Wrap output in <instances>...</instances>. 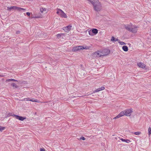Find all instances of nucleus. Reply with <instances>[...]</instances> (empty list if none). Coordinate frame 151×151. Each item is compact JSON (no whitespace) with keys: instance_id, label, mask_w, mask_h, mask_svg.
Segmentation results:
<instances>
[{"instance_id":"nucleus-1","label":"nucleus","mask_w":151,"mask_h":151,"mask_svg":"<svg viewBox=\"0 0 151 151\" xmlns=\"http://www.w3.org/2000/svg\"><path fill=\"white\" fill-rule=\"evenodd\" d=\"M125 27L126 29L133 33H136L137 32V27L135 25H132L130 24L126 25Z\"/></svg>"},{"instance_id":"nucleus-2","label":"nucleus","mask_w":151,"mask_h":151,"mask_svg":"<svg viewBox=\"0 0 151 151\" xmlns=\"http://www.w3.org/2000/svg\"><path fill=\"white\" fill-rule=\"evenodd\" d=\"M93 5V6L94 9L97 11H99L101 10V4L99 1L94 4Z\"/></svg>"},{"instance_id":"nucleus-3","label":"nucleus","mask_w":151,"mask_h":151,"mask_svg":"<svg viewBox=\"0 0 151 151\" xmlns=\"http://www.w3.org/2000/svg\"><path fill=\"white\" fill-rule=\"evenodd\" d=\"M57 11L56 13L60 15L61 17L66 18H67V16L66 14L61 9L58 8L57 9Z\"/></svg>"},{"instance_id":"nucleus-4","label":"nucleus","mask_w":151,"mask_h":151,"mask_svg":"<svg viewBox=\"0 0 151 151\" xmlns=\"http://www.w3.org/2000/svg\"><path fill=\"white\" fill-rule=\"evenodd\" d=\"M7 9L9 11H10L11 10H17L19 11H20L22 10L24 11L25 10V9L20 7H19L16 6H11L10 7H8Z\"/></svg>"},{"instance_id":"nucleus-5","label":"nucleus","mask_w":151,"mask_h":151,"mask_svg":"<svg viewBox=\"0 0 151 151\" xmlns=\"http://www.w3.org/2000/svg\"><path fill=\"white\" fill-rule=\"evenodd\" d=\"M132 111V109L131 108L130 109H126L122 112L123 113L124 116H130Z\"/></svg>"},{"instance_id":"nucleus-6","label":"nucleus","mask_w":151,"mask_h":151,"mask_svg":"<svg viewBox=\"0 0 151 151\" xmlns=\"http://www.w3.org/2000/svg\"><path fill=\"white\" fill-rule=\"evenodd\" d=\"M110 50L108 49H104L101 51V54L102 56H105L109 54Z\"/></svg>"},{"instance_id":"nucleus-7","label":"nucleus","mask_w":151,"mask_h":151,"mask_svg":"<svg viewBox=\"0 0 151 151\" xmlns=\"http://www.w3.org/2000/svg\"><path fill=\"white\" fill-rule=\"evenodd\" d=\"M93 56L94 57H100L102 56L101 51H98L97 52H93Z\"/></svg>"},{"instance_id":"nucleus-8","label":"nucleus","mask_w":151,"mask_h":151,"mask_svg":"<svg viewBox=\"0 0 151 151\" xmlns=\"http://www.w3.org/2000/svg\"><path fill=\"white\" fill-rule=\"evenodd\" d=\"M98 30L96 29H93L89 31V34L91 35H93V33L96 34L97 33Z\"/></svg>"},{"instance_id":"nucleus-9","label":"nucleus","mask_w":151,"mask_h":151,"mask_svg":"<svg viewBox=\"0 0 151 151\" xmlns=\"http://www.w3.org/2000/svg\"><path fill=\"white\" fill-rule=\"evenodd\" d=\"M80 77H82L84 76V75L86 73V72L84 70L81 69L78 71Z\"/></svg>"},{"instance_id":"nucleus-10","label":"nucleus","mask_w":151,"mask_h":151,"mask_svg":"<svg viewBox=\"0 0 151 151\" xmlns=\"http://www.w3.org/2000/svg\"><path fill=\"white\" fill-rule=\"evenodd\" d=\"M72 27L71 25H69L64 28L63 30L65 32H68L71 29Z\"/></svg>"},{"instance_id":"nucleus-11","label":"nucleus","mask_w":151,"mask_h":151,"mask_svg":"<svg viewBox=\"0 0 151 151\" xmlns=\"http://www.w3.org/2000/svg\"><path fill=\"white\" fill-rule=\"evenodd\" d=\"M14 117L16 119H18L21 121H23L24 119H25V118L21 116H19L18 115H14Z\"/></svg>"},{"instance_id":"nucleus-12","label":"nucleus","mask_w":151,"mask_h":151,"mask_svg":"<svg viewBox=\"0 0 151 151\" xmlns=\"http://www.w3.org/2000/svg\"><path fill=\"white\" fill-rule=\"evenodd\" d=\"M25 99H26L27 101H29L32 102H39V101L37 99H31L29 98H25L24 99V100H25Z\"/></svg>"},{"instance_id":"nucleus-13","label":"nucleus","mask_w":151,"mask_h":151,"mask_svg":"<svg viewBox=\"0 0 151 151\" xmlns=\"http://www.w3.org/2000/svg\"><path fill=\"white\" fill-rule=\"evenodd\" d=\"M137 65L139 67L142 68H144L146 66L144 63L141 62L137 63Z\"/></svg>"},{"instance_id":"nucleus-14","label":"nucleus","mask_w":151,"mask_h":151,"mask_svg":"<svg viewBox=\"0 0 151 151\" xmlns=\"http://www.w3.org/2000/svg\"><path fill=\"white\" fill-rule=\"evenodd\" d=\"M105 89V88L104 86L102 87L101 88H98L97 89L93 91V93L99 92L101 91L104 90Z\"/></svg>"},{"instance_id":"nucleus-15","label":"nucleus","mask_w":151,"mask_h":151,"mask_svg":"<svg viewBox=\"0 0 151 151\" xmlns=\"http://www.w3.org/2000/svg\"><path fill=\"white\" fill-rule=\"evenodd\" d=\"M123 113L122 112H121L117 116L114 117L113 119H115L118 118H119L121 116H124Z\"/></svg>"},{"instance_id":"nucleus-16","label":"nucleus","mask_w":151,"mask_h":151,"mask_svg":"<svg viewBox=\"0 0 151 151\" xmlns=\"http://www.w3.org/2000/svg\"><path fill=\"white\" fill-rule=\"evenodd\" d=\"M40 11L42 14H45L46 13V9L45 8H40Z\"/></svg>"},{"instance_id":"nucleus-17","label":"nucleus","mask_w":151,"mask_h":151,"mask_svg":"<svg viewBox=\"0 0 151 151\" xmlns=\"http://www.w3.org/2000/svg\"><path fill=\"white\" fill-rule=\"evenodd\" d=\"M92 5L99 1L98 0H88Z\"/></svg>"},{"instance_id":"nucleus-18","label":"nucleus","mask_w":151,"mask_h":151,"mask_svg":"<svg viewBox=\"0 0 151 151\" xmlns=\"http://www.w3.org/2000/svg\"><path fill=\"white\" fill-rule=\"evenodd\" d=\"M17 81V82L18 81L17 80L13 79H7L6 81V82H9L10 81Z\"/></svg>"},{"instance_id":"nucleus-19","label":"nucleus","mask_w":151,"mask_h":151,"mask_svg":"<svg viewBox=\"0 0 151 151\" xmlns=\"http://www.w3.org/2000/svg\"><path fill=\"white\" fill-rule=\"evenodd\" d=\"M122 49L124 51L127 52L128 50V47L126 46H124L122 47Z\"/></svg>"},{"instance_id":"nucleus-20","label":"nucleus","mask_w":151,"mask_h":151,"mask_svg":"<svg viewBox=\"0 0 151 151\" xmlns=\"http://www.w3.org/2000/svg\"><path fill=\"white\" fill-rule=\"evenodd\" d=\"M111 41H119V40L118 39H117V38H115L114 37H111Z\"/></svg>"},{"instance_id":"nucleus-21","label":"nucleus","mask_w":151,"mask_h":151,"mask_svg":"<svg viewBox=\"0 0 151 151\" xmlns=\"http://www.w3.org/2000/svg\"><path fill=\"white\" fill-rule=\"evenodd\" d=\"M11 85L14 88H17L18 87V86L15 83H12Z\"/></svg>"},{"instance_id":"nucleus-22","label":"nucleus","mask_w":151,"mask_h":151,"mask_svg":"<svg viewBox=\"0 0 151 151\" xmlns=\"http://www.w3.org/2000/svg\"><path fill=\"white\" fill-rule=\"evenodd\" d=\"M5 129V127H2V126H0V131L1 132H2V131L4 130Z\"/></svg>"},{"instance_id":"nucleus-23","label":"nucleus","mask_w":151,"mask_h":151,"mask_svg":"<svg viewBox=\"0 0 151 151\" xmlns=\"http://www.w3.org/2000/svg\"><path fill=\"white\" fill-rule=\"evenodd\" d=\"M148 135H150V134H151V127H149L148 129Z\"/></svg>"},{"instance_id":"nucleus-24","label":"nucleus","mask_w":151,"mask_h":151,"mask_svg":"<svg viewBox=\"0 0 151 151\" xmlns=\"http://www.w3.org/2000/svg\"><path fill=\"white\" fill-rule=\"evenodd\" d=\"M118 42L121 45H126V43L125 42H123L120 41L119 40Z\"/></svg>"},{"instance_id":"nucleus-25","label":"nucleus","mask_w":151,"mask_h":151,"mask_svg":"<svg viewBox=\"0 0 151 151\" xmlns=\"http://www.w3.org/2000/svg\"><path fill=\"white\" fill-rule=\"evenodd\" d=\"M141 133L140 132H134V134L136 135H139Z\"/></svg>"},{"instance_id":"nucleus-26","label":"nucleus","mask_w":151,"mask_h":151,"mask_svg":"<svg viewBox=\"0 0 151 151\" xmlns=\"http://www.w3.org/2000/svg\"><path fill=\"white\" fill-rule=\"evenodd\" d=\"M82 50L84 49H87L89 48V47H88L85 46H82Z\"/></svg>"},{"instance_id":"nucleus-27","label":"nucleus","mask_w":151,"mask_h":151,"mask_svg":"<svg viewBox=\"0 0 151 151\" xmlns=\"http://www.w3.org/2000/svg\"><path fill=\"white\" fill-rule=\"evenodd\" d=\"M79 50V49L77 48V47H76L73 49V50L74 51H76Z\"/></svg>"},{"instance_id":"nucleus-28","label":"nucleus","mask_w":151,"mask_h":151,"mask_svg":"<svg viewBox=\"0 0 151 151\" xmlns=\"http://www.w3.org/2000/svg\"><path fill=\"white\" fill-rule=\"evenodd\" d=\"M63 34H58V35H57V37L58 38H59L60 37L63 35Z\"/></svg>"},{"instance_id":"nucleus-29","label":"nucleus","mask_w":151,"mask_h":151,"mask_svg":"<svg viewBox=\"0 0 151 151\" xmlns=\"http://www.w3.org/2000/svg\"><path fill=\"white\" fill-rule=\"evenodd\" d=\"M77 48H78V49L79 50H82V46H77Z\"/></svg>"},{"instance_id":"nucleus-30","label":"nucleus","mask_w":151,"mask_h":151,"mask_svg":"<svg viewBox=\"0 0 151 151\" xmlns=\"http://www.w3.org/2000/svg\"><path fill=\"white\" fill-rule=\"evenodd\" d=\"M14 115H15L14 114H13L12 113H9L7 116H13L14 117Z\"/></svg>"},{"instance_id":"nucleus-31","label":"nucleus","mask_w":151,"mask_h":151,"mask_svg":"<svg viewBox=\"0 0 151 151\" xmlns=\"http://www.w3.org/2000/svg\"><path fill=\"white\" fill-rule=\"evenodd\" d=\"M119 139L120 140H121L122 141L125 142L126 139H123L122 138H120V137H119Z\"/></svg>"},{"instance_id":"nucleus-32","label":"nucleus","mask_w":151,"mask_h":151,"mask_svg":"<svg viewBox=\"0 0 151 151\" xmlns=\"http://www.w3.org/2000/svg\"><path fill=\"white\" fill-rule=\"evenodd\" d=\"M80 139H82L83 140H85V139L84 137H80Z\"/></svg>"},{"instance_id":"nucleus-33","label":"nucleus","mask_w":151,"mask_h":151,"mask_svg":"<svg viewBox=\"0 0 151 151\" xmlns=\"http://www.w3.org/2000/svg\"><path fill=\"white\" fill-rule=\"evenodd\" d=\"M131 141L129 140V139H126L125 142L127 143H129Z\"/></svg>"},{"instance_id":"nucleus-34","label":"nucleus","mask_w":151,"mask_h":151,"mask_svg":"<svg viewBox=\"0 0 151 151\" xmlns=\"http://www.w3.org/2000/svg\"><path fill=\"white\" fill-rule=\"evenodd\" d=\"M40 151H45V150L44 148H41Z\"/></svg>"},{"instance_id":"nucleus-35","label":"nucleus","mask_w":151,"mask_h":151,"mask_svg":"<svg viewBox=\"0 0 151 151\" xmlns=\"http://www.w3.org/2000/svg\"><path fill=\"white\" fill-rule=\"evenodd\" d=\"M27 15L28 16H29L30 15V13L29 12H27L26 13Z\"/></svg>"},{"instance_id":"nucleus-36","label":"nucleus","mask_w":151,"mask_h":151,"mask_svg":"<svg viewBox=\"0 0 151 151\" xmlns=\"http://www.w3.org/2000/svg\"><path fill=\"white\" fill-rule=\"evenodd\" d=\"M19 33H20V32H19V31H17V32H16V33L17 34H19Z\"/></svg>"},{"instance_id":"nucleus-37","label":"nucleus","mask_w":151,"mask_h":151,"mask_svg":"<svg viewBox=\"0 0 151 151\" xmlns=\"http://www.w3.org/2000/svg\"><path fill=\"white\" fill-rule=\"evenodd\" d=\"M36 17V18H42V17L40 16H39V17Z\"/></svg>"}]
</instances>
